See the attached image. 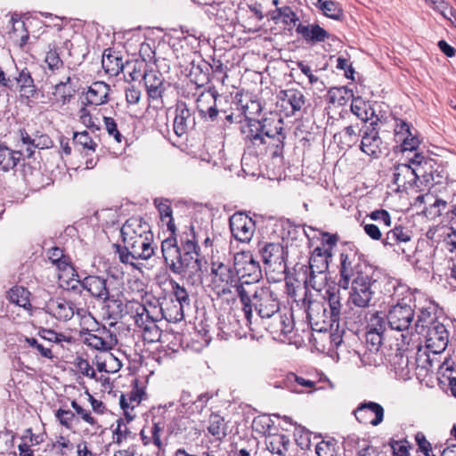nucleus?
<instances>
[{
  "instance_id": "nucleus-1",
  "label": "nucleus",
  "mask_w": 456,
  "mask_h": 456,
  "mask_svg": "<svg viewBox=\"0 0 456 456\" xmlns=\"http://www.w3.org/2000/svg\"><path fill=\"white\" fill-rule=\"evenodd\" d=\"M236 293L243 305L242 310L249 325L254 306L265 329L273 336L281 338L293 330L292 314L280 309L279 300L269 288L246 282L236 287Z\"/></svg>"
},
{
  "instance_id": "nucleus-2",
  "label": "nucleus",
  "mask_w": 456,
  "mask_h": 456,
  "mask_svg": "<svg viewBox=\"0 0 456 456\" xmlns=\"http://www.w3.org/2000/svg\"><path fill=\"white\" fill-rule=\"evenodd\" d=\"M245 123L240 130L248 147L256 148L257 153L263 154L268 150L282 148L285 136L282 134L283 121L281 118H266L257 120L254 117L260 113L261 106L256 101H249L241 105Z\"/></svg>"
},
{
  "instance_id": "nucleus-3",
  "label": "nucleus",
  "mask_w": 456,
  "mask_h": 456,
  "mask_svg": "<svg viewBox=\"0 0 456 456\" xmlns=\"http://www.w3.org/2000/svg\"><path fill=\"white\" fill-rule=\"evenodd\" d=\"M120 232L124 242V247L117 246L120 262L134 265V260H147L153 256V234L149 224L142 217L132 216L127 219Z\"/></svg>"
},
{
  "instance_id": "nucleus-4",
  "label": "nucleus",
  "mask_w": 456,
  "mask_h": 456,
  "mask_svg": "<svg viewBox=\"0 0 456 456\" xmlns=\"http://www.w3.org/2000/svg\"><path fill=\"white\" fill-rule=\"evenodd\" d=\"M362 263L357 248L352 244H345L340 253V280L338 286L347 289L351 281L360 273H366L362 271Z\"/></svg>"
},
{
  "instance_id": "nucleus-5",
  "label": "nucleus",
  "mask_w": 456,
  "mask_h": 456,
  "mask_svg": "<svg viewBox=\"0 0 456 456\" xmlns=\"http://www.w3.org/2000/svg\"><path fill=\"white\" fill-rule=\"evenodd\" d=\"M331 257V250L317 247L309 259L310 274L305 282L316 290H322L326 281V272L329 268L328 259Z\"/></svg>"
},
{
  "instance_id": "nucleus-6",
  "label": "nucleus",
  "mask_w": 456,
  "mask_h": 456,
  "mask_svg": "<svg viewBox=\"0 0 456 456\" xmlns=\"http://www.w3.org/2000/svg\"><path fill=\"white\" fill-rule=\"evenodd\" d=\"M200 246L192 233L191 238L186 237L182 240V258L180 274L200 275L204 263V258L200 256Z\"/></svg>"
},
{
  "instance_id": "nucleus-7",
  "label": "nucleus",
  "mask_w": 456,
  "mask_h": 456,
  "mask_svg": "<svg viewBox=\"0 0 456 456\" xmlns=\"http://www.w3.org/2000/svg\"><path fill=\"white\" fill-rule=\"evenodd\" d=\"M375 281L368 273H360L351 281V291L348 302L360 308L370 305L374 290L372 286Z\"/></svg>"
},
{
  "instance_id": "nucleus-8",
  "label": "nucleus",
  "mask_w": 456,
  "mask_h": 456,
  "mask_svg": "<svg viewBox=\"0 0 456 456\" xmlns=\"http://www.w3.org/2000/svg\"><path fill=\"white\" fill-rule=\"evenodd\" d=\"M403 345L396 344L395 352L388 355L389 362L395 376L403 380H407L411 378V371L414 368V362H410L412 357L413 351L410 350L405 340L408 339V335L401 334ZM407 344H409L407 342Z\"/></svg>"
},
{
  "instance_id": "nucleus-9",
  "label": "nucleus",
  "mask_w": 456,
  "mask_h": 456,
  "mask_svg": "<svg viewBox=\"0 0 456 456\" xmlns=\"http://www.w3.org/2000/svg\"><path fill=\"white\" fill-rule=\"evenodd\" d=\"M237 276L230 266L223 263H213L211 267V288L218 295L224 296L232 293V289L240 285Z\"/></svg>"
},
{
  "instance_id": "nucleus-10",
  "label": "nucleus",
  "mask_w": 456,
  "mask_h": 456,
  "mask_svg": "<svg viewBox=\"0 0 456 456\" xmlns=\"http://www.w3.org/2000/svg\"><path fill=\"white\" fill-rule=\"evenodd\" d=\"M234 269L236 276L242 280L240 284L252 282L256 284L261 277V269L250 252H239L234 255Z\"/></svg>"
},
{
  "instance_id": "nucleus-11",
  "label": "nucleus",
  "mask_w": 456,
  "mask_h": 456,
  "mask_svg": "<svg viewBox=\"0 0 456 456\" xmlns=\"http://www.w3.org/2000/svg\"><path fill=\"white\" fill-rule=\"evenodd\" d=\"M414 318L413 305L402 299L393 305L387 314V323L392 330L398 331L407 330Z\"/></svg>"
},
{
  "instance_id": "nucleus-12",
  "label": "nucleus",
  "mask_w": 456,
  "mask_h": 456,
  "mask_svg": "<svg viewBox=\"0 0 456 456\" xmlns=\"http://www.w3.org/2000/svg\"><path fill=\"white\" fill-rule=\"evenodd\" d=\"M171 286V301L175 300L176 304L171 306L167 305L162 311H166L165 318L168 321L179 322L184 317V306L190 305V297L184 287L180 286L175 281H170Z\"/></svg>"
},
{
  "instance_id": "nucleus-13",
  "label": "nucleus",
  "mask_w": 456,
  "mask_h": 456,
  "mask_svg": "<svg viewBox=\"0 0 456 456\" xmlns=\"http://www.w3.org/2000/svg\"><path fill=\"white\" fill-rule=\"evenodd\" d=\"M411 240L412 232L408 228L397 225L386 233L382 244L385 247L393 248L394 251L398 254H403L410 257L409 252L412 249Z\"/></svg>"
},
{
  "instance_id": "nucleus-14",
  "label": "nucleus",
  "mask_w": 456,
  "mask_h": 456,
  "mask_svg": "<svg viewBox=\"0 0 456 456\" xmlns=\"http://www.w3.org/2000/svg\"><path fill=\"white\" fill-rule=\"evenodd\" d=\"M230 229L235 240L248 243L256 230L255 222L243 213H235L230 217Z\"/></svg>"
},
{
  "instance_id": "nucleus-15",
  "label": "nucleus",
  "mask_w": 456,
  "mask_h": 456,
  "mask_svg": "<svg viewBox=\"0 0 456 456\" xmlns=\"http://www.w3.org/2000/svg\"><path fill=\"white\" fill-rule=\"evenodd\" d=\"M426 338V346L434 354H440L448 345V331L445 326L439 322H431L428 329L422 333Z\"/></svg>"
},
{
  "instance_id": "nucleus-16",
  "label": "nucleus",
  "mask_w": 456,
  "mask_h": 456,
  "mask_svg": "<svg viewBox=\"0 0 456 456\" xmlns=\"http://www.w3.org/2000/svg\"><path fill=\"white\" fill-rule=\"evenodd\" d=\"M353 413L358 422L364 425L370 424L376 427L384 419V408L374 402L360 403Z\"/></svg>"
},
{
  "instance_id": "nucleus-17",
  "label": "nucleus",
  "mask_w": 456,
  "mask_h": 456,
  "mask_svg": "<svg viewBox=\"0 0 456 456\" xmlns=\"http://www.w3.org/2000/svg\"><path fill=\"white\" fill-rule=\"evenodd\" d=\"M421 175L420 167H412L408 163L398 164L395 167L394 183L399 189L408 190L412 188Z\"/></svg>"
},
{
  "instance_id": "nucleus-18",
  "label": "nucleus",
  "mask_w": 456,
  "mask_h": 456,
  "mask_svg": "<svg viewBox=\"0 0 456 456\" xmlns=\"http://www.w3.org/2000/svg\"><path fill=\"white\" fill-rule=\"evenodd\" d=\"M47 312L60 321H69L75 314L81 315L83 309H77L75 305L65 298H52L46 305Z\"/></svg>"
},
{
  "instance_id": "nucleus-19",
  "label": "nucleus",
  "mask_w": 456,
  "mask_h": 456,
  "mask_svg": "<svg viewBox=\"0 0 456 456\" xmlns=\"http://www.w3.org/2000/svg\"><path fill=\"white\" fill-rule=\"evenodd\" d=\"M117 342L116 336L105 327L98 329L95 334L88 333L84 340L88 346L104 353L115 346Z\"/></svg>"
},
{
  "instance_id": "nucleus-20",
  "label": "nucleus",
  "mask_w": 456,
  "mask_h": 456,
  "mask_svg": "<svg viewBox=\"0 0 456 456\" xmlns=\"http://www.w3.org/2000/svg\"><path fill=\"white\" fill-rule=\"evenodd\" d=\"M144 395L145 392L143 388L140 387L138 386L137 381H135L130 392L120 395V407L124 411L125 417L127 422L132 421L135 418V413H134V410L137 406H139Z\"/></svg>"
},
{
  "instance_id": "nucleus-21",
  "label": "nucleus",
  "mask_w": 456,
  "mask_h": 456,
  "mask_svg": "<svg viewBox=\"0 0 456 456\" xmlns=\"http://www.w3.org/2000/svg\"><path fill=\"white\" fill-rule=\"evenodd\" d=\"M161 250L168 268L174 273L180 274L182 249L178 247L176 240L175 238L164 240L161 244Z\"/></svg>"
},
{
  "instance_id": "nucleus-22",
  "label": "nucleus",
  "mask_w": 456,
  "mask_h": 456,
  "mask_svg": "<svg viewBox=\"0 0 456 456\" xmlns=\"http://www.w3.org/2000/svg\"><path fill=\"white\" fill-rule=\"evenodd\" d=\"M81 285L84 289L97 300L102 302L109 300L110 291L106 279L100 276L90 275L81 281Z\"/></svg>"
},
{
  "instance_id": "nucleus-23",
  "label": "nucleus",
  "mask_w": 456,
  "mask_h": 456,
  "mask_svg": "<svg viewBox=\"0 0 456 456\" xmlns=\"http://www.w3.org/2000/svg\"><path fill=\"white\" fill-rule=\"evenodd\" d=\"M263 261L269 267L281 269L286 267L284 248L280 243H266L260 249Z\"/></svg>"
},
{
  "instance_id": "nucleus-24",
  "label": "nucleus",
  "mask_w": 456,
  "mask_h": 456,
  "mask_svg": "<svg viewBox=\"0 0 456 456\" xmlns=\"http://www.w3.org/2000/svg\"><path fill=\"white\" fill-rule=\"evenodd\" d=\"M147 94L151 100L161 99L165 91L164 78L159 70H146L143 74Z\"/></svg>"
},
{
  "instance_id": "nucleus-25",
  "label": "nucleus",
  "mask_w": 456,
  "mask_h": 456,
  "mask_svg": "<svg viewBox=\"0 0 456 456\" xmlns=\"http://www.w3.org/2000/svg\"><path fill=\"white\" fill-rule=\"evenodd\" d=\"M361 150L369 156L379 157L382 152V140L375 127H368L364 132Z\"/></svg>"
},
{
  "instance_id": "nucleus-26",
  "label": "nucleus",
  "mask_w": 456,
  "mask_h": 456,
  "mask_svg": "<svg viewBox=\"0 0 456 456\" xmlns=\"http://www.w3.org/2000/svg\"><path fill=\"white\" fill-rule=\"evenodd\" d=\"M74 94L75 90L70 86V77H68L65 81H61L54 86L50 102L53 106L61 107L69 103Z\"/></svg>"
},
{
  "instance_id": "nucleus-27",
  "label": "nucleus",
  "mask_w": 456,
  "mask_h": 456,
  "mask_svg": "<svg viewBox=\"0 0 456 456\" xmlns=\"http://www.w3.org/2000/svg\"><path fill=\"white\" fill-rule=\"evenodd\" d=\"M216 91L211 89L199 95L196 104L201 116L208 115L212 120L216 118L218 114V110L216 107Z\"/></svg>"
},
{
  "instance_id": "nucleus-28",
  "label": "nucleus",
  "mask_w": 456,
  "mask_h": 456,
  "mask_svg": "<svg viewBox=\"0 0 456 456\" xmlns=\"http://www.w3.org/2000/svg\"><path fill=\"white\" fill-rule=\"evenodd\" d=\"M280 100L281 101V106L288 109L290 107V112L294 115L296 112L302 110L305 103V97L304 94L295 88L281 91Z\"/></svg>"
},
{
  "instance_id": "nucleus-29",
  "label": "nucleus",
  "mask_w": 456,
  "mask_h": 456,
  "mask_svg": "<svg viewBox=\"0 0 456 456\" xmlns=\"http://www.w3.org/2000/svg\"><path fill=\"white\" fill-rule=\"evenodd\" d=\"M326 300H309L307 304V319L314 330L323 331V312H325Z\"/></svg>"
},
{
  "instance_id": "nucleus-30",
  "label": "nucleus",
  "mask_w": 456,
  "mask_h": 456,
  "mask_svg": "<svg viewBox=\"0 0 456 456\" xmlns=\"http://www.w3.org/2000/svg\"><path fill=\"white\" fill-rule=\"evenodd\" d=\"M110 86L102 81L94 82L86 93V100L91 105H102L108 101Z\"/></svg>"
},
{
  "instance_id": "nucleus-31",
  "label": "nucleus",
  "mask_w": 456,
  "mask_h": 456,
  "mask_svg": "<svg viewBox=\"0 0 456 456\" xmlns=\"http://www.w3.org/2000/svg\"><path fill=\"white\" fill-rule=\"evenodd\" d=\"M205 426L208 434L214 436L216 441H222L227 436V423L224 418L218 413L212 412Z\"/></svg>"
},
{
  "instance_id": "nucleus-32",
  "label": "nucleus",
  "mask_w": 456,
  "mask_h": 456,
  "mask_svg": "<svg viewBox=\"0 0 456 456\" xmlns=\"http://www.w3.org/2000/svg\"><path fill=\"white\" fill-rule=\"evenodd\" d=\"M297 32L300 34L305 40L313 43L324 42L329 37V33L317 24H299L297 28Z\"/></svg>"
},
{
  "instance_id": "nucleus-33",
  "label": "nucleus",
  "mask_w": 456,
  "mask_h": 456,
  "mask_svg": "<svg viewBox=\"0 0 456 456\" xmlns=\"http://www.w3.org/2000/svg\"><path fill=\"white\" fill-rule=\"evenodd\" d=\"M191 111L184 103L178 104L174 120V131L176 135L182 136L188 131L191 124Z\"/></svg>"
},
{
  "instance_id": "nucleus-34",
  "label": "nucleus",
  "mask_w": 456,
  "mask_h": 456,
  "mask_svg": "<svg viewBox=\"0 0 456 456\" xmlns=\"http://www.w3.org/2000/svg\"><path fill=\"white\" fill-rule=\"evenodd\" d=\"M23 155L22 151H12L6 146L0 145V170L9 171L14 168Z\"/></svg>"
},
{
  "instance_id": "nucleus-35",
  "label": "nucleus",
  "mask_w": 456,
  "mask_h": 456,
  "mask_svg": "<svg viewBox=\"0 0 456 456\" xmlns=\"http://www.w3.org/2000/svg\"><path fill=\"white\" fill-rule=\"evenodd\" d=\"M16 81L22 97L27 99L35 97L37 94V86L30 72L27 69H22L19 73V77L16 78Z\"/></svg>"
},
{
  "instance_id": "nucleus-36",
  "label": "nucleus",
  "mask_w": 456,
  "mask_h": 456,
  "mask_svg": "<svg viewBox=\"0 0 456 456\" xmlns=\"http://www.w3.org/2000/svg\"><path fill=\"white\" fill-rule=\"evenodd\" d=\"M95 361L97 370L101 372L115 373L118 371L122 366L121 362L109 351L102 355H97Z\"/></svg>"
},
{
  "instance_id": "nucleus-37",
  "label": "nucleus",
  "mask_w": 456,
  "mask_h": 456,
  "mask_svg": "<svg viewBox=\"0 0 456 456\" xmlns=\"http://www.w3.org/2000/svg\"><path fill=\"white\" fill-rule=\"evenodd\" d=\"M266 448L273 454L283 456L288 452L289 439L283 434H274L266 437Z\"/></svg>"
},
{
  "instance_id": "nucleus-38",
  "label": "nucleus",
  "mask_w": 456,
  "mask_h": 456,
  "mask_svg": "<svg viewBox=\"0 0 456 456\" xmlns=\"http://www.w3.org/2000/svg\"><path fill=\"white\" fill-rule=\"evenodd\" d=\"M284 385L291 392L300 394L305 391L304 388L315 389L316 383L294 373H289L284 379Z\"/></svg>"
},
{
  "instance_id": "nucleus-39",
  "label": "nucleus",
  "mask_w": 456,
  "mask_h": 456,
  "mask_svg": "<svg viewBox=\"0 0 456 456\" xmlns=\"http://www.w3.org/2000/svg\"><path fill=\"white\" fill-rule=\"evenodd\" d=\"M106 52L102 59V68L110 76H118L124 69L123 60L115 53Z\"/></svg>"
},
{
  "instance_id": "nucleus-40",
  "label": "nucleus",
  "mask_w": 456,
  "mask_h": 456,
  "mask_svg": "<svg viewBox=\"0 0 456 456\" xmlns=\"http://www.w3.org/2000/svg\"><path fill=\"white\" fill-rule=\"evenodd\" d=\"M154 205L157 208L160 219L167 226V229L174 232L175 225L173 220L171 203L167 199L157 198L154 200Z\"/></svg>"
},
{
  "instance_id": "nucleus-41",
  "label": "nucleus",
  "mask_w": 456,
  "mask_h": 456,
  "mask_svg": "<svg viewBox=\"0 0 456 456\" xmlns=\"http://www.w3.org/2000/svg\"><path fill=\"white\" fill-rule=\"evenodd\" d=\"M129 308L131 313L134 314L135 324L141 329L148 326V322L157 321V319L151 315L149 310L139 302H131Z\"/></svg>"
},
{
  "instance_id": "nucleus-42",
  "label": "nucleus",
  "mask_w": 456,
  "mask_h": 456,
  "mask_svg": "<svg viewBox=\"0 0 456 456\" xmlns=\"http://www.w3.org/2000/svg\"><path fill=\"white\" fill-rule=\"evenodd\" d=\"M9 299L12 303L28 308L30 306L29 292L23 287H15L9 291Z\"/></svg>"
},
{
  "instance_id": "nucleus-43",
  "label": "nucleus",
  "mask_w": 456,
  "mask_h": 456,
  "mask_svg": "<svg viewBox=\"0 0 456 456\" xmlns=\"http://www.w3.org/2000/svg\"><path fill=\"white\" fill-rule=\"evenodd\" d=\"M351 110L362 121H367L373 116V111L370 109L369 104L359 97L353 100Z\"/></svg>"
},
{
  "instance_id": "nucleus-44",
  "label": "nucleus",
  "mask_w": 456,
  "mask_h": 456,
  "mask_svg": "<svg viewBox=\"0 0 456 456\" xmlns=\"http://www.w3.org/2000/svg\"><path fill=\"white\" fill-rule=\"evenodd\" d=\"M272 19L278 22V20H281L282 23L288 26L295 25L298 20L296 13L292 11V9L289 6L277 8L273 12Z\"/></svg>"
},
{
  "instance_id": "nucleus-45",
  "label": "nucleus",
  "mask_w": 456,
  "mask_h": 456,
  "mask_svg": "<svg viewBox=\"0 0 456 456\" xmlns=\"http://www.w3.org/2000/svg\"><path fill=\"white\" fill-rule=\"evenodd\" d=\"M53 146L52 139L45 134H36L33 137L32 146L26 148L23 155L27 158L32 157L35 149H49Z\"/></svg>"
},
{
  "instance_id": "nucleus-46",
  "label": "nucleus",
  "mask_w": 456,
  "mask_h": 456,
  "mask_svg": "<svg viewBox=\"0 0 456 456\" xmlns=\"http://www.w3.org/2000/svg\"><path fill=\"white\" fill-rule=\"evenodd\" d=\"M447 207V202L434 196L433 201L429 202L428 207L423 210L425 216L430 219H436L442 216Z\"/></svg>"
},
{
  "instance_id": "nucleus-47",
  "label": "nucleus",
  "mask_w": 456,
  "mask_h": 456,
  "mask_svg": "<svg viewBox=\"0 0 456 456\" xmlns=\"http://www.w3.org/2000/svg\"><path fill=\"white\" fill-rule=\"evenodd\" d=\"M134 436L123 419L117 421V428L113 432V442L118 445L123 444Z\"/></svg>"
},
{
  "instance_id": "nucleus-48",
  "label": "nucleus",
  "mask_w": 456,
  "mask_h": 456,
  "mask_svg": "<svg viewBox=\"0 0 456 456\" xmlns=\"http://www.w3.org/2000/svg\"><path fill=\"white\" fill-rule=\"evenodd\" d=\"M318 1L320 3V8L327 17L338 20L342 16L343 11L338 3L330 0Z\"/></svg>"
},
{
  "instance_id": "nucleus-49",
  "label": "nucleus",
  "mask_w": 456,
  "mask_h": 456,
  "mask_svg": "<svg viewBox=\"0 0 456 456\" xmlns=\"http://www.w3.org/2000/svg\"><path fill=\"white\" fill-rule=\"evenodd\" d=\"M386 330V324L384 317L379 313H372L367 318L366 331L381 332Z\"/></svg>"
},
{
  "instance_id": "nucleus-50",
  "label": "nucleus",
  "mask_w": 456,
  "mask_h": 456,
  "mask_svg": "<svg viewBox=\"0 0 456 456\" xmlns=\"http://www.w3.org/2000/svg\"><path fill=\"white\" fill-rule=\"evenodd\" d=\"M45 61L47 64L48 69L53 72L59 70L63 67V61L60 58L55 45H53V47L49 45V50L46 53Z\"/></svg>"
},
{
  "instance_id": "nucleus-51",
  "label": "nucleus",
  "mask_w": 456,
  "mask_h": 456,
  "mask_svg": "<svg viewBox=\"0 0 456 456\" xmlns=\"http://www.w3.org/2000/svg\"><path fill=\"white\" fill-rule=\"evenodd\" d=\"M71 407L86 423L93 428L94 431H97L100 428L101 426L99 425L97 419L92 416L89 411L81 407L76 401L71 402Z\"/></svg>"
},
{
  "instance_id": "nucleus-52",
  "label": "nucleus",
  "mask_w": 456,
  "mask_h": 456,
  "mask_svg": "<svg viewBox=\"0 0 456 456\" xmlns=\"http://www.w3.org/2000/svg\"><path fill=\"white\" fill-rule=\"evenodd\" d=\"M142 330L144 340L148 341L149 343L157 342L161 337V330L156 324V322H148V326H145Z\"/></svg>"
},
{
  "instance_id": "nucleus-53",
  "label": "nucleus",
  "mask_w": 456,
  "mask_h": 456,
  "mask_svg": "<svg viewBox=\"0 0 456 456\" xmlns=\"http://www.w3.org/2000/svg\"><path fill=\"white\" fill-rule=\"evenodd\" d=\"M326 304L329 311L332 314V316L339 321L342 306L339 294L337 292H329V297Z\"/></svg>"
},
{
  "instance_id": "nucleus-54",
  "label": "nucleus",
  "mask_w": 456,
  "mask_h": 456,
  "mask_svg": "<svg viewBox=\"0 0 456 456\" xmlns=\"http://www.w3.org/2000/svg\"><path fill=\"white\" fill-rule=\"evenodd\" d=\"M434 322L438 321L429 312L422 311L416 321V331L419 334L424 333Z\"/></svg>"
},
{
  "instance_id": "nucleus-55",
  "label": "nucleus",
  "mask_w": 456,
  "mask_h": 456,
  "mask_svg": "<svg viewBox=\"0 0 456 456\" xmlns=\"http://www.w3.org/2000/svg\"><path fill=\"white\" fill-rule=\"evenodd\" d=\"M104 127L109 134L110 136H113L114 140L118 143H121L123 141H126L125 137L121 134L119 130L118 129V125L114 118L110 117L103 118Z\"/></svg>"
},
{
  "instance_id": "nucleus-56",
  "label": "nucleus",
  "mask_w": 456,
  "mask_h": 456,
  "mask_svg": "<svg viewBox=\"0 0 456 456\" xmlns=\"http://www.w3.org/2000/svg\"><path fill=\"white\" fill-rule=\"evenodd\" d=\"M74 141L83 146L84 149L94 151L97 143L90 137L88 132H79L74 134Z\"/></svg>"
},
{
  "instance_id": "nucleus-57",
  "label": "nucleus",
  "mask_w": 456,
  "mask_h": 456,
  "mask_svg": "<svg viewBox=\"0 0 456 456\" xmlns=\"http://www.w3.org/2000/svg\"><path fill=\"white\" fill-rule=\"evenodd\" d=\"M318 456H337L336 444L334 441H321L315 447Z\"/></svg>"
},
{
  "instance_id": "nucleus-58",
  "label": "nucleus",
  "mask_w": 456,
  "mask_h": 456,
  "mask_svg": "<svg viewBox=\"0 0 456 456\" xmlns=\"http://www.w3.org/2000/svg\"><path fill=\"white\" fill-rule=\"evenodd\" d=\"M348 92L345 87H333L329 91L330 102L343 105L347 98Z\"/></svg>"
},
{
  "instance_id": "nucleus-59",
  "label": "nucleus",
  "mask_w": 456,
  "mask_h": 456,
  "mask_svg": "<svg viewBox=\"0 0 456 456\" xmlns=\"http://www.w3.org/2000/svg\"><path fill=\"white\" fill-rule=\"evenodd\" d=\"M400 141L402 142L401 151L403 152H412L418 149L420 143L419 138L412 133H411V135L406 134L405 136L402 137Z\"/></svg>"
},
{
  "instance_id": "nucleus-60",
  "label": "nucleus",
  "mask_w": 456,
  "mask_h": 456,
  "mask_svg": "<svg viewBox=\"0 0 456 456\" xmlns=\"http://www.w3.org/2000/svg\"><path fill=\"white\" fill-rule=\"evenodd\" d=\"M383 340V333L366 331V342L370 352H378Z\"/></svg>"
},
{
  "instance_id": "nucleus-61",
  "label": "nucleus",
  "mask_w": 456,
  "mask_h": 456,
  "mask_svg": "<svg viewBox=\"0 0 456 456\" xmlns=\"http://www.w3.org/2000/svg\"><path fill=\"white\" fill-rule=\"evenodd\" d=\"M389 444L393 450L394 456H408L409 448L411 446L407 440L403 439L396 441L392 439Z\"/></svg>"
},
{
  "instance_id": "nucleus-62",
  "label": "nucleus",
  "mask_w": 456,
  "mask_h": 456,
  "mask_svg": "<svg viewBox=\"0 0 456 456\" xmlns=\"http://www.w3.org/2000/svg\"><path fill=\"white\" fill-rule=\"evenodd\" d=\"M408 159H409L410 163L414 166L413 167H420L422 176H425V173H426L425 167L426 166L431 167V163L433 161L431 159H426L419 152H415L412 158L408 157Z\"/></svg>"
},
{
  "instance_id": "nucleus-63",
  "label": "nucleus",
  "mask_w": 456,
  "mask_h": 456,
  "mask_svg": "<svg viewBox=\"0 0 456 456\" xmlns=\"http://www.w3.org/2000/svg\"><path fill=\"white\" fill-rule=\"evenodd\" d=\"M368 217L373 221L379 222V224H383L385 227H389L391 225L390 214L385 209L374 210L368 215Z\"/></svg>"
},
{
  "instance_id": "nucleus-64",
  "label": "nucleus",
  "mask_w": 456,
  "mask_h": 456,
  "mask_svg": "<svg viewBox=\"0 0 456 456\" xmlns=\"http://www.w3.org/2000/svg\"><path fill=\"white\" fill-rule=\"evenodd\" d=\"M55 416L62 426L69 429L72 428L75 414L71 411L59 409L56 411Z\"/></svg>"
}]
</instances>
